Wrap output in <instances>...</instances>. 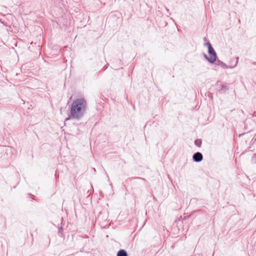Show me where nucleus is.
Listing matches in <instances>:
<instances>
[{
    "label": "nucleus",
    "mask_w": 256,
    "mask_h": 256,
    "mask_svg": "<svg viewBox=\"0 0 256 256\" xmlns=\"http://www.w3.org/2000/svg\"><path fill=\"white\" fill-rule=\"evenodd\" d=\"M194 144L197 146H200L201 144H202L201 140H198V139L196 140L195 142H194Z\"/></svg>",
    "instance_id": "obj_6"
},
{
    "label": "nucleus",
    "mask_w": 256,
    "mask_h": 256,
    "mask_svg": "<svg viewBox=\"0 0 256 256\" xmlns=\"http://www.w3.org/2000/svg\"><path fill=\"white\" fill-rule=\"evenodd\" d=\"M117 256H128V254L125 250H120L118 252Z\"/></svg>",
    "instance_id": "obj_4"
},
{
    "label": "nucleus",
    "mask_w": 256,
    "mask_h": 256,
    "mask_svg": "<svg viewBox=\"0 0 256 256\" xmlns=\"http://www.w3.org/2000/svg\"><path fill=\"white\" fill-rule=\"evenodd\" d=\"M205 45L208 46V52L210 55L208 62L210 63L213 64L216 61V52L212 47V44L209 42L206 43Z\"/></svg>",
    "instance_id": "obj_2"
},
{
    "label": "nucleus",
    "mask_w": 256,
    "mask_h": 256,
    "mask_svg": "<svg viewBox=\"0 0 256 256\" xmlns=\"http://www.w3.org/2000/svg\"><path fill=\"white\" fill-rule=\"evenodd\" d=\"M216 64L218 66H220L222 68H228V66H226L224 63L220 60L216 62Z\"/></svg>",
    "instance_id": "obj_5"
},
{
    "label": "nucleus",
    "mask_w": 256,
    "mask_h": 256,
    "mask_svg": "<svg viewBox=\"0 0 256 256\" xmlns=\"http://www.w3.org/2000/svg\"><path fill=\"white\" fill-rule=\"evenodd\" d=\"M204 56L208 61L209 57H208L206 54H204Z\"/></svg>",
    "instance_id": "obj_8"
},
{
    "label": "nucleus",
    "mask_w": 256,
    "mask_h": 256,
    "mask_svg": "<svg viewBox=\"0 0 256 256\" xmlns=\"http://www.w3.org/2000/svg\"><path fill=\"white\" fill-rule=\"evenodd\" d=\"M87 108L86 100L84 98H78L74 100L70 106L69 118L76 120H80L84 116Z\"/></svg>",
    "instance_id": "obj_1"
},
{
    "label": "nucleus",
    "mask_w": 256,
    "mask_h": 256,
    "mask_svg": "<svg viewBox=\"0 0 256 256\" xmlns=\"http://www.w3.org/2000/svg\"><path fill=\"white\" fill-rule=\"evenodd\" d=\"M202 155L201 153L197 152L193 155V160L196 162H200L202 160Z\"/></svg>",
    "instance_id": "obj_3"
},
{
    "label": "nucleus",
    "mask_w": 256,
    "mask_h": 256,
    "mask_svg": "<svg viewBox=\"0 0 256 256\" xmlns=\"http://www.w3.org/2000/svg\"><path fill=\"white\" fill-rule=\"evenodd\" d=\"M228 88L226 85L222 84L221 85V90H227Z\"/></svg>",
    "instance_id": "obj_7"
},
{
    "label": "nucleus",
    "mask_w": 256,
    "mask_h": 256,
    "mask_svg": "<svg viewBox=\"0 0 256 256\" xmlns=\"http://www.w3.org/2000/svg\"><path fill=\"white\" fill-rule=\"evenodd\" d=\"M236 65H235L234 66H228V68H234L236 66Z\"/></svg>",
    "instance_id": "obj_9"
}]
</instances>
